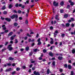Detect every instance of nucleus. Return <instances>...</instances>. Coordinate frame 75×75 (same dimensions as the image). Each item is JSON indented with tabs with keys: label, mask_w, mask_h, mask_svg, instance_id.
Segmentation results:
<instances>
[{
	"label": "nucleus",
	"mask_w": 75,
	"mask_h": 75,
	"mask_svg": "<svg viewBox=\"0 0 75 75\" xmlns=\"http://www.w3.org/2000/svg\"><path fill=\"white\" fill-rule=\"evenodd\" d=\"M11 46H12V45H10L8 46V48L9 49V51H11L13 50V47H11Z\"/></svg>",
	"instance_id": "obj_1"
},
{
	"label": "nucleus",
	"mask_w": 75,
	"mask_h": 75,
	"mask_svg": "<svg viewBox=\"0 0 75 75\" xmlns=\"http://www.w3.org/2000/svg\"><path fill=\"white\" fill-rule=\"evenodd\" d=\"M58 3L57 2H56L55 1H54L53 3V5L54 6H55L56 7H57V6H58Z\"/></svg>",
	"instance_id": "obj_2"
},
{
	"label": "nucleus",
	"mask_w": 75,
	"mask_h": 75,
	"mask_svg": "<svg viewBox=\"0 0 75 75\" xmlns=\"http://www.w3.org/2000/svg\"><path fill=\"white\" fill-rule=\"evenodd\" d=\"M29 11H30V8H29L27 10V11L28 13H26V15H25V16L26 17V18H28V13H29Z\"/></svg>",
	"instance_id": "obj_3"
},
{
	"label": "nucleus",
	"mask_w": 75,
	"mask_h": 75,
	"mask_svg": "<svg viewBox=\"0 0 75 75\" xmlns=\"http://www.w3.org/2000/svg\"><path fill=\"white\" fill-rule=\"evenodd\" d=\"M41 39L40 38H39L38 40V45H41V42H40Z\"/></svg>",
	"instance_id": "obj_4"
},
{
	"label": "nucleus",
	"mask_w": 75,
	"mask_h": 75,
	"mask_svg": "<svg viewBox=\"0 0 75 75\" xmlns=\"http://www.w3.org/2000/svg\"><path fill=\"white\" fill-rule=\"evenodd\" d=\"M50 39L51 40L50 44H54V40H53V39L52 38H50Z\"/></svg>",
	"instance_id": "obj_5"
},
{
	"label": "nucleus",
	"mask_w": 75,
	"mask_h": 75,
	"mask_svg": "<svg viewBox=\"0 0 75 75\" xmlns=\"http://www.w3.org/2000/svg\"><path fill=\"white\" fill-rule=\"evenodd\" d=\"M49 55H50V56H51V57H53V56H54V54H53V53H52V52L49 53Z\"/></svg>",
	"instance_id": "obj_6"
},
{
	"label": "nucleus",
	"mask_w": 75,
	"mask_h": 75,
	"mask_svg": "<svg viewBox=\"0 0 75 75\" xmlns=\"http://www.w3.org/2000/svg\"><path fill=\"white\" fill-rule=\"evenodd\" d=\"M5 20L7 21H11V19L10 18H5Z\"/></svg>",
	"instance_id": "obj_7"
},
{
	"label": "nucleus",
	"mask_w": 75,
	"mask_h": 75,
	"mask_svg": "<svg viewBox=\"0 0 75 75\" xmlns=\"http://www.w3.org/2000/svg\"><path fill=\"white\" fill-rule=\"evenodd\" d=\"M10 17L12 19H13V18H15V15H13L12 16H11Z\"/></svg>",
	"instance_id": "obj_8"
},
{
	"label": "nucleus",
	"mask_w": 75,
	"mask_h": 75,
	"mask_svg": "<svg viewBox=\"0 0 75 75\" xmlns=\"http://www.w3.org/2000/svg\"><path fill=\"white\" fill-rule=\"evenodd\" d=\"M58 15H57L55 17V19L58 21L59 20V19H58Z\"/></svg>",
	"instance_id": "obj_9"
},
{
	"label": "nucleus",
	"mask_w": 75,
	"mask_h": 75,
	"mask_svg": "<svg viewBox=\"0 0 75 75\" xmlns=\"http://www.w3.org/2000/svg\"><path fill=\"white\" fill-rule=\"evenodd\" d=\"M2 27L3 28V30H6V28L5 27V25H2Z\"/></svg>",
	"instance_id": "obj_10"
},
{
	"label": "nucleus",
	"mask_w": 75,
	"mask_h": 75,
	"mask_svg": "<svg viewBox=\"0 0 75 75\" xmlns=\"http://www.w3.org/2000/svg\"><path fill=\"white\" fill-rule=\"evenodd\" d=\"M7 65L8 66H10V65H11V64H5L4 65V67H6Z\"/></svg>",
	"instance_id": "obj_11"
},
{
	"label": "nucleus",
	"mask_w": 75,
	"mask_h": 75,
	"mask_svg": "<svg viewBox=\"0 0 75 75\" xmlns=\"http://www.w3.org/2000/svg\"><path fill=\"white\" fill-rule=\"evenodd\" d=\"M34 74L35 75H38V72H36V71H35L34 72Z\"/></svg>",
	"instance_id": "obj_12"
},
{
	"label": "nucleus",
	"mask_w": 75,
	"mask_h": 75,
	"mask_svg": "<svg viewBox=\"0 0 75 75\" xmlns=\"http://www.w3.org/2000/svg\"><path fill=\"white\" fill-rule=\"evenodd\" d=\"M50 69H47V74H50Z\"/></svg>",
	"instance_id": "obj_13"
},
{
	"label": "nucleus",
	"mask_w": 75,
	"mask_h": 75,
	"mask_svg": "<svg viewBox=\"0 0 75 75\" xmlns=\"http://www.w3.org/2000/svg\"><path fill=\"white\" fill-rule=\"evenodd\" d=\"M58 59L59 60H62V57H58Z\"/></svg>",
	"instance_id": "obj_14"
},
{
	"label": "nucleus",
	"mask_w": 75,
	"mask_h": 75,
	"mask_svg": "<svg viewBox=\"0 0 75 75\" xmlns=\"http://www.w3.org/2000/svg\"><path fill=\"white\" fill-rule=\"evenodd\" d=\"M14 37H15V36L11 37V40H14Z\"/></svg>",
	"instance_id": "obj_15"
},
{
	"label": "nucleus",
	"mask_w": 75,
	"mask_h": 75,
	"mask_svg": "<svg viewBox=\"0 0 75 75\" xmlns=\"http://www.w3.org/2000/svg\"><path fill=\"white\" fill-rule=\"evenodd\" d=\"M64 18H67V17H68V15H67V14H66L64 15Z\"/></svg>",
	"instance_id": "obj_16"
},
{
	"label": "nucleus",
	"mask_w": 75,
	"mask_h": 75,
	"mask_svg": "<svg viewBox=\"0 0 75 75\" xmlns=\"http://www.w3.org/2000/svg\"><path fill=\"white\" fill-rule=\"evenodd\" d=\"M66 27H69V25H70V24H69V23H67L66 24Z\"/></svg>",
	"instance_id": "obj_17"
},
{
	"label": "nucleus",
	"mask_w": 75,
	"mask_h": 75,
	"mask_svg": "<svg viewBox=\"0 0 75 75\" xmlns=\"http://www.w3.org/2000/svg\"><path fill=\"white\" fill-rule=\"evenodd\" d=\"M13 7V5L11 4H10L8 6V7L9 8H11Z\"/></svg>",
	"instance_id": "obj_18"
},
{
	"label": "nucleus",
	"mask_w": 75,
	"mask_h": 75,
	"mask_svg": "<svg viewBox=\"0 0 75 75\" xmlns=\"http://www.w3.org/2000/svg\"><path fill=\"white\" fill-rule=\"evenodd\" d=\"M12 34H13V32H10L8 35V36H11Z\"/></svg>",
	"instance_id": "obj_19"
},
{
	"label": "nucleus",
	"mask_w": 75,
	"mask_h": 75,
	"mask_svg": "<svg viewBox=\"0 0 75 75\" xmlns=\"http://www.w3.org/2000/svg\"><path fill=\"white\" fill-rule=\"evenodd\" d=\"M9 60L13 61V59H13V58H12V57H9Z\"/></svg>",
	"instance_id": "obj_20"
},
{
	"label": "nucleus",
	"mask_w": 75,
	"mask_h": 75,
	"mask_svg": "<svg viewBox=\"0 0 75 75\" xmlns=\"http://www.w3.org/2000/svg\"><path fill=\"white\" fill-rule=\"evenodd\" d=\"M64 2L63 1H62L60 3V5L61 6H63L64 5Z\"/></svg>",
	"instance_id": "obj_21"
},
{
	"label": "nucleus",
	"mask_w": 75,
	"mask_h": 75,
	"mask_svg": "<svg viewBox=\"0 0 75 75\" xmlns=\"http://www.w3.org/2000/svg\"><path fill=\"white\" fill-rule=\"evenodd\" d=\"M68 68H69V69H71L72 67H71V65H68Z\"/></svg>",
	"instance_id": "obj_22"
},
{
	"label": "nucleus",
	"mask_w": 75,
	"mask_h": 75,
	"mask_svg": "<svg viewBox=\"0 0 75 75\" xmlns=\"http://www.w3.org/2000/svg\"><path fill=\"white\" fill-rule=\"evenodd\" d=\"M2 10H4L5 9H6V6H4L2 8Z\"/></svg>",
	"instance_id": "obj_23"
},
{
	"label": "nucleus",
	"mask_w": 75,
	"mask_h": 75,
	"mask_svg": "<svg viewBox=\"0 0 75 75\" xmlns=\"http://www.w3.org/2000/svg\"><path fill=\"white\" fill-rule=\"evenodd\" d=\"M17 25H18V23H14V25L15 27H17Z\"/></svg>",
	"instance_id": "obj_24"
},
{
	"label": "nucleus",
	"mask_w": 75,
	"mask_h": 75,
	"mask_svg": "<svg viewBox=\"0 0 75 75\" xmlns=\"http://www.w3.org/2000/svg\"><path fill=\"white\" fill-rule=\"evenodd\" d=\"M43 51L44 53H45V52H47V50L45 49H44L43 50Z\"/></svg>",
	"instance_id": "obj_25"
},
{
	"label": "nucleus",
	"mask_w": 75,
	"mask_h": 75,
	"mask_svg": "<svg viewBox=\"0 0 75 75\" xmlns=\"http://www.w3.org/2000/svg\"><path fill=\"white\" fill-rule=\"evenodd\" d=\"M75 52V49H73L72 50V53H73V54H74Z\"/></svg>",
	"instance_id": "obj_26"
},
{
	"label": "nucleus",
	"mask_w": 75,
	"mask_h": 75,
	"mask_svg": "<svg viewBox=\"0 0 75 75\" xmlns=\"http://www.w3.org/2000/svg\"><path fill=\"white\" fill-rule=\"evenodd\" d=\"M15 40V44H17V43L18 42V40H17V39H16Z\"/></svg>",
	"instance_id": "obj_27"
},
{
	"label": "nucleus",
	"mask_w": 75,
	"mask_h": 75,
	"mask_svg": "<svg viewBox=\"0 0 75 75\" xmlns=\"http://www.w3.org/2000/svg\"><path fill=\"white\" fill-rule=\"evenodd\" d=\"M7 13V11H4L3 13L4 14H6Z\"/></svg>",
	"instance_id": "obj_28"
},
{
	"label": "nucleus",
	"mask_w": 75,
	"mask_h": 75,
	"mask_svg": "<svg viewBox=\"0 0 75 75\" xmlns=\"http://www.w3.org/2000/svg\"><path fill=\"white\" fill-rule=\"evenodd\" d=\"M29 50V47H26V51H28Z\"/></svg>",
	"instance_id": "obj_29"
},
{
	"label": "nucleus",
	"mask_w": 75,
	"mask_h": 75,
	"mask_svg": "<svg viewBox=\"0 0 75 75\" xmlns=\"http://www.w3.org/2000/svg\"><path fill=\"white\" fill-rule=\"evenodd\" d=\"M74 5V2H72L71 3L70 5H71V6H73Z\"/></svg>",
	"instance_id": "obj_30"
},
{
	"label": "nucleus",
	"mask_w": 75,
	"mask_h": 75,
	"mask_svg": "<svg viewBox=\"0 0 75 75\" xmlns=\"http://www.w3.org/2000/svg\"><path fill=\"white\" fill-rule=\"evenodd\" d=\"M20 68H19L18 67V68H16V70L17 71H19V70H20Z\"/></svg>",
	"instance_id": "obj_31"
},
{
	"label": "nucleus",
	"mask_w": 75,
	"mask_h": 75,
	"mask_svg": "<svg viewBox=\"0 0 75 75\" xmlns=\"http://www.w3.org/2000/svg\"><path fill=\"white\" fill-rule=\"evenodd\" d=\"M60 13H64V10H60Z\"/></svg>",
	"instance_id": "obj_32"
},
{
	"label": "nucleus",
	"mask_w": 75,
	"mask_h": 75,
	"mask_svg": "<svg viewBox=\"0 0 75 75\" xmlns=\"http://www.w3.org/2000/svg\"><path fill=\"white\" fill-rule=\"evenodd\" d=\"M55 62H53V63H52V65H53V66H55Z\"/></svg>",
	"instance_id": "obj_33"
},
{
	"label": "nucleus",
	"mask_w": 75,
	"mask_h": 75,
	"mask_svg": "<svg viewBox=\"0 0 75 75\" xmlns=\"http://www.w3.org/2000/svg\"><path fill=\"white\" fill-rule=\"evenodd\" d=\"M37 49H34L33 51L34 52H37Z\"/></svg>",
	"instance_id": "obj_34"
},
{
	"label": "nucleus",
	"mask_w": 75,
	"mask_h": 75,
	"mask_svg": "<svg viewBox=\"0 0 75 75\" xmlns=\"http://www.w3.org/2000/svg\"><path fill=\"white\" fill-rule=\"evenodd\" d=\"M74 72L73 71H71V75H74Z\"/></svg>",
	"instance_id": "obj_35"
},
{
	"label": "nucleus",
	"mask_w": 75,
	"mask_h": 75,
	"mask_svg": "<svg viewBox=\"0 0 75 75\" xmlns=\"http://www.w3.org/2000/svg\"><path fill=\"white\" fill-rule=\"evenodd\" d=\"M71 34L72 35H73V34H75V30L74 31V33L71 32Z\"/></svg>",
	"instance_id": "obj_36"
},
{
	"label": "nucleus",
	"mask_w": 75,
	"mask_h": 75,
	"mask_svg": "<svg viewBox=\"0 0 75 75\" xmlns=\"http://www.w3.org/2000/svg\"><path fill=\"white\" fill-rule=\"evenodd\" d=\"M44 56V54H43V53H41L40 57H42Z\"/></svg>",
	"instance_id": "obj_37"
},
{
	"label": "nucleus",
	"mask_w": 75,
	"mask_h": 75,
	"mask_svg": "<svg viewBox=\"0 0 75 75\" xmlns=\"http://www.w3.org/2000/svg\"><path fill=\"white\" fill-rule=\"evenodd\" d=\"M8 30H6L5 31L4 33H8Z\"/></svg>",
	"instance_id": "obj_38"
},
{
	"label": "nucleus",
	"mask_w": 75,
	"mask_h": 75,
	"mask_svg": "<svg viewBox=\"0 0 75 75\" xmlns=\"http://www.w3.org/2000/svg\"><path fill=\"white\" fill-rule=\"evenodd\" d=\"M64 67H65V68H67L68 66L67 65V64H65L64 65Z\"/></svg>",
	"instance_id": "obj_39"
},
{
	"label": "nucleus",
	"mask_w": 75,
	"mask_h": 75,
	"mask_svg": "<svg viewBox=\"0 0 75 75\" xmlns=\"http://www.w3.org/2000/svg\"><path fill=\"white\" fill-rule=\"evenodd\" d=\"M15 73H16V71H15L12 73V75H14V74H15Z\"/></svg>",
	"instance_id": "obj_40"
},
{
	"label": "nucleus",
	"mask_w": 75,
	"mask_h": 75,
	"mask_svg": "<svg viewBox=\"0 0 75 75\" xmlns=\"http://www.w3.org/2000/svg\"><path fill=\"white\" fill-rule=\"evenodd\" d=\"M59 71H60V72H62V69H59Z\"/></svg>",
	"instance_id": "obj_41"
},
{
	"label": "nucleus",
	"mask_w": 75,
	"mask_h": 75,
	"mask_svg": "<svg viewBox=\"0 0 75 75\" xmlns=\"http://www.w3.org/2000/svg\"><path fill=\"white\" fill-rule=\"evenodd\" d=\"M27 36H28V37H31V35H29V34L28 33H27Z\"/></svg>",
	"instance_id": "obj_42"
},
{
	"label": "nucleus",
	"mask_w": 75,
	"mask_h": 75,
	"mask_svg": "<svg viewBox=\"0 0 75 75\" xmlns=\"http://www.w3.org/2000/svg\"><path fill=\"white\" fill-rule=\"evenodd\" d=\"M64 36H65V34H62V37H64Z\"/></svg>",
	"instance_id": "obj_43"
},
{
	"label": "nucleus",
	"mask_w": 75,
	"mask_h": 75,
	"mask_svg": "<svg viewBox=\"0 0 75 75\" xmlns=\"http://www.w3.org/2000/svg\"><path fill=\"white\" fill-rule=\"evenodd\" d=\"M22 68L24 69H25L26 68V67L25 66H23Z\"/></svg>",
	"instance_id": "obj_44"
},
{
	"label": "nucleus",
	"mask_w": 75,
	"mask_h": 75,
	"mask_svg": "<svg viewBox=\"0 0 75 75\" xmlns=\"http://www.w3.org/2000/svg\"><path fill=\"white\" fill-rule=\"evenodd\" d=\"M10 44H13V41H11L10 42Z\"/></svg>",
	"instance_id": "obj_45"
},
{
	"label": "nucleus",
	"mask_w": 75,
	"mask_h": 75,
	"mask_svg": "<svg viewBox=\"0 0 75 75\" xmlns=\"http://www.w3.org/2000/svg\"><path fill=\"white\" fill-rule=\"evenodd\" d=\"M18 4H16L15 5V6L17 7H18Z\"/></svg>",
	"instance_id": "obj_46"
},
{
	"label": "nucleus",
	"mask_w": 75,
	"mask_h": 75,
	"mask_svg": "<svg viewBox=\"0 0 75 75\" xmlns=\"http://www.w3.org/2000/svg\"><path fill=\"white\" fill-rule=\"evenodd\" d=\"M67 8H70V6L69 5H68L67 6Z\"/></svg>",
	"instance_id": "obj_47"
},
{
	"label": "nucleus",
	"mask_w": 75,
	"mask_h": 75,
	"mask_svg": "<svg viewBox=\"0 0 75 75\" xmlns=\"http://www.w3.org/2000/svg\"><path fill=\"white\" fill-rule=\"evenodd\" d=\"M38 59H39V60H42V57H40Z\"/></svg>",
	"instance_id": "obj_48"
},
{
	"label": "nucleus",
	"mask_w": 75,
	"mask_h": 75,
	"mask_svg": "<svg viewBox=\"0 0 75 75\" xmlns=\"http://www.w3.org/2000/svg\"><path fill=\"white\" fill-rule=\"evenodd\" d=\"M8 43V42H6L5 43V45H7V44Z\"/></svg>",
	"instance_id": "obj_49"
},
{
	"label": "nucleus",
	"mask_w": 75,
	"mask_h": 75,
	"mask_svg": "<svg viewBox=\"0 0 75 75\" xmlns=\"http://www.w3.org/2000/svg\"><path fill=\"white\" fill-rule=\"evenodd\" d=\"M8 69V71L9 72V71H11V68H10L9 69Z\"/></svg>",
	"instance_id": "obj_50"
},
{
	"label": "nucleus",
	"mask_w": 75,
	"mask_h": 75,
	"mask_svg": "<svg viewBox=\"0 0 75 75\" xmlns=\"http://www.w3.org/2000/svg\"><path fill=\"white\" fill-rule=\"evenodd\" d=\"M25 23L26 24H28V21L27 20H26L25 21Z\"/></svg>",
	"instance_id": "obj_51"
},
{
	"label": "nucleus",
	"mask_w": 75,
	"mask_h": 75,
	"mask_svg": "<svg viewBox=\"0 0 75 75\" xmlns=\"http://www.w3.org/2000/svg\"><path fill=\"white\" fill-rule=\"evenodd\" d=\"M18 13H21V11H18Z\"/></svg>",
	"instance_id": "obj_52"
},
{
	"label": "nucleus",
	"mask_w": 75,
	"mask_h": 75,
	"mask_svg": "<svg viewBox=\"0 0 75 75\" xmlns=\"http://www.w3.org/2000/svg\"><path fill=\"white\" fill-rule=\"evenodd\" d=\"M15 18H17L18 17V16H17V15H15Z\"/></svg>",
	"instance_id": "obj_53"
},
{
	"label": "nucleus",
	"mask_w": 75,
	"mask_h": 75,
	"mask_svg": "<svg viewBox=\"0 0 75 75\" xmlns=\"http://www.w3.org/2000/svg\"><path fill=\"white\" fill-rule=\"evenodd\" d=\"M32 54H33V53L31 52L30 53L29 55L30 56H31V55H32Z\"/></svg>",
	"instance_id": "obj_54"
},
{
	"label": "nucleus",
	"mask_w": 75,
	"mask_h": 75,
	"mask_svg": "<svg viewBox=\"0 0 75 75\" xmlns=\"http://www.w3.org/2000/svg\"><path fill=\"white\" fill-rule=\"evenodd\" d=\"M32 70H33V71H34V70H35V68L33 67L32 68Z\"/></svg>",
	"instance_id": "obj_55"
},
{
	"label": "nucleus",
	"mask_w": 75,
	"mask_h": 75,
	"mask_svg": "<svg viewBox=\"0 0 75 75\" xmlns=\"http://www.w3.org/2000/svg\"><path fill=\"white\" fill-rule=\"evenodd\" d=\"M71 21H74V19L73 18H71Z\"/></svg>",
	"instance_id": "obj_56"
},
{
	"label": "nucleus",
	"mask_w": 75,
	"mask_h": 75,
	"mask_svg": "<svg viewBox=\"0 0 75 75\" xmlns=\"http://www.w3.org/2000/svg\"><path fill=\"white\" fill-rule=\"evenodd\" d=\"M0 72H2V71H3V69H0Z\"/></svg>",
	"instance_id": "obj_57"
},
{
	"label": "nucleus",
	"mask_w": 75,
	"mask_h": 75,
	"mask_svg": "<svg viewBox=\"0 0 75 75\" xmlns=\"http://www.w3.org/2000/svg\"><path fill=\"white\" fill-rule=\"evenodd\" d=\"M50 29H53V27H52V26L50 27Z\"/></svg>",
	"instance_id": "obj_58"
},
{
	"label": "nucleus",
	"mask_w": 75,
	"mask_h": 75,
	"mask_svg": "<svg viewBox=\"0 0 75 75\" xmlns=\"http://www.w3.org/2000/svg\"><path fill=\"white\" fill-rule=\"evenodd\" d=\"M19 18V20H22V17H20Z\"/></svg>",
	"instance_id": "obj_59"
},
{
	"label": "nucleus",
	"mask_w": 75,
	"mask_h": 75,
	"mask_svg": "<svg viewBox=\"0 0 75 75\" xmlns=\"http://www.w3.org/2000/svg\"><path fill=\"white\" fill-rule=\"evenodd\" d=\"M35 62V61H32L31 62V63H34Z\"/></svg>",
	"instance_id": "obj_60"
},
{
	"label": "nucleus",
	"mask_w": 75,
	"mask_h": 75,
	"mask_svg": "<svg viewBox=\"0 0 75 75\" xmlns=\"http://www.w3.org/2000/svg\"><path fill=\"white\" fill-rule=\"evenodd\" d=\"M74 25L73 23L71 24V27H74Z\"/></svg>",
	"instance_id": "obj_61"
},
{
	"label": "nucleus",
	"mask_w": 75,
	"mask_h": 75,
	"mask_svg": "<svg viewBox=\"0 0 75 75\" xmlns=\"http://www.w3.org/2000/svg\"><path fill=\"white\" fill-rule=\"evenodd\" d=\"M43 61L45 62V61H46V60L45 59H43Z\"/></svg>",
	"instance_id": "obj_62"
},
{
	"label": "nucleus",
	"mask_w": 75,
	"mask_h": 75,
	"mask_svg": "<svg viewBox=\"0 0 75 75\" xmlns=\"http://www.w3.org/2000/svg\"><path fill=\"white\" fill-rule=\"evenodd\" d=\"M62 42H60V43L59 45H62Z\"/></svg>",
	"instance_id": "obj_63"
},
{
	"label": "nucleus",
	"mask_w": 75,
	"mask_h": 75,
	"mask_svg": "<svg viewBox=\"0 0 75 75\" xmlns=\"http://www.w3.org/2000/svg\"><path fill=\"white\" fill-rule=\"evenodd\" d=\"M50 50H52V46L51 47Z\"/></svg>",
	"instance_id": "obj_64"
}]
</instances>
